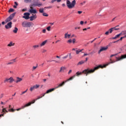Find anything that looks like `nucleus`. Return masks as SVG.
I'll use <instances>...</instances> for the list:
<instances>
[{
  "mask_svg": "<svg viewBox=\"0 0 126 126\" xmlns=\"http://www.w3.org/2000/svg\"><path fill=\"white\" fill-rule=\"evenodd\" d=\"M100 67H102V66L101 65L96 66L94 67V69H90L87 68L86 69H84V70L82 71V72H77L76 73V75L70 77V78H68V79L72 78V80H73L74 78H75V76L78 77L80 75H82V73L85 74V76H87L88 75H89L90 74H92V73L94 72V71L99 69L100 68ZM68 79H67V80H68Z\"/></svg>",
  "mask_w": 126,
  "mask_h": 126,
  "instance_id": "1",
  "label": "nucleus"
},
{
  "mask_svg": "<svg viewBox=\"0 0 126 126\" xmlns=\"http://www.w3.org/2000/svg\"><path fill=\"white\" fill-rule=\"evenodd\" d=\"M76 5V0H73L72 1V2H70L69 0H66V4L63 3L62 4V6L63 7L65 8L67 7L68 9H72L75 7V5Z\"/></svg>",
  "mask_w": 126,
  "mask_h": 126,
  "instance_id": "2",
  "label": "nucleus"
},
{
  "mask_svg": "<svg viewBox=\"0 0 126 126\" xmlns=\"http://www.w3.org/2000/svg\"><path fill=\"white\" fill-rule=\"evenodd\" d=\"M116 59H117V60L116 61H112L111 60V59H110V62L108 63L107 64H105L104 65H102L101 64L98 65V66H101V67H100V68H103V67H106V66H108V65L111 64V63H116L117 62L120 61L121 60L124 59H126V54L124 55H122L121 56V57H116Z\"/></svg>",
  "mask_w": 126,
  "mask_h": 126,
  "instance_id": "3",
  "label": "nucleus"
},
{
  "mask_svg": "<svg viewBox=\"0 0 126 126\" xmlns=\"http://www.w3.org/2000/svg\"><path fill=\"white\" fill-rule=\"evenodd\" d=\"M72 78H71L70 79H68V80H66L63 82V83H62L61 84H60L59 85H58V86H57V87H56V88H52V89H51L50 90H47V92H46L45 94H49V93H51V92H54L55 90V89H58V88H59L60 87H63L64 85V84L65 83H66V82H68L69 81L72 80Z\"/></svg>",
  "mask_w": 126,
  "mask_h": 126,
  "instance_id": "4",
  "label": "nucleus"
},
{
  "mask_svg": "<svg viewBox=\"0 0 126 126\" xmlns=\"http://www.w3.org/2000/svg\"><path fill=\"white\" fill-rule=\"evenodd\" d=\"M42 6V3L40 2H34L30 4V9H33L34 7H40V6Z\"/></svg>",
  "mask_w": 126,
  "mask_h": 126,
  "instance_id": "5",
  "label": "nucleus"
},
{
  "mask_svg": "<svg viewBox=\"0 0 126 126\" xmlns=\"http://www.w3.org/2000/svg\"><path fill=\"white\" fill-rule=\"evenodd\" d=\"M33 23L30 22H23L22 23V26L24 28H30L32 27Z\"/></svg>",
  "mask_w": 126,
  "mask_h": 126,
  "instance_id": "6",
  "label": "nucleus"
},
{
  "mask_svg": "<svg viewBox=\"0 0 126 126\" xmlns=\"http://www.w3.org/2000/svg\"><path fill=\"white\" fill-rule=\"evenodd\" d=\"M14 82V79H13V78L12 77H9V78H5V79H4V83L6 84V83H9V84H11L12 83V82Z\"/></svg>",
  "mask_w": 126,
  "mask_h": 126,
  "instance_id": "7",
  "label": "nucleus"
},
{
  "mask_svg": "<svg viewBox=\"0 0 126 126\" xmlns=\"http://www.w3.org/2000/svg\"><path fill=\"white\" fill-rule=\"evenodd\" d=\"M15 15V12L11 14L9 16V17H8V18H6V19L5 20V22L8 23L11 21V20H12V19H13V17H14Z\"/></svg>",
  "mask_w": 126,
  "mask_h": 126,
  "instance_id": "8",
  "label": "nucleus"
},
{
  "mask_svg": "<svg viewBox=\"0 0 126 126\" xmlns=\"http://www.w3.org/2000/svg\"><path fill=\"white\" fill-rule=\"evenodd\" d=\"M118 27H119V26H117L115 27L111 28L109 30H108V31H109V32L111 33L114 31L119 30L120 28H117Z\"/></svg>",
  "mask_w": 126,
  "mask_h": 126,
  "instance_id": "9",
  "label": "nucleus"
},
{
  "mask_svg": "<svg viewBox=\"0 0 126 126\" xmlns=\"http://www.w3.org/2000/svg\"><path fill=\"white\" fill-rule=\"evenodd\" d=\"M29 106H30V103L26 104H25V105H24V106H21V108L17 109H14V110L17 111H20L22 109H24V108H26V107H27Z\"/></svg>",
  "mask_w": 126,
  "mask_h": 126,
  "instance_id": "10",
  "label": "nucleus"
},
{
  "mask_svg": "<svg viewBox=\"0 0 126 126\" xmlns=\"http://www.w3.org/2000/svg\"><path fill=\"white\" fill-rule=\"evenodd\" d=\"M30 16V13H24V16H23L22 18L25 19V20H28L29 19V17Z\"/></svg>",
  "mask_w": 126,
  "mask_h": 126,
  "instance_id": "11",
  "label": "nucleus"
},
{
  "mask_svg": "<svg viewBox=\"0 0 126 126\" xmlns=\"http://www.w3.org/2000/svg\"><path fill=\"white\" fill-rule=\"evenodd\" d=\"M108 49V46L102 47H101V48L100 49L99 51H98V54H100L101 53V52H102L103 51H105L106 50H107Z\"/></svg>",
  "mask_w": 126,
  "mask_h": 126,
  "instance_id": "12",
  "label": "nucleus"
},
{
  "mask_svg": "<svg viewBox=\"0 0 126 126\" xmlns=\"http://www.w3.org/2000/svg\"><path fill=\"white\" fill-rule=\"evenodd\" d=\"M36 18L37 16L36 14H32V16L29 17L28 20L29 19L30 21H32L33 20H35V19H36Z\"/></svg>",
  "mask_w": 126,
  "mask_h": 126,
  "instance_id": "13",
  "label": "nucleus"
},
{
  "mask_svg": "<svg viewBox=\"0 0 126 126\" xmlns=\"http://www.w3.org/2000/svg\"><path fill=\"white\" fill-rule=\"evenodd\" d=\"M39 88V85H35L34 86H32L31 87H30V92H32L34 90L37 89Z\"/></svg>",
  "mask_w": 126,
  "mask_h": 126,
  "instance_id": "14",
  "label": "nucleus"
},
{
  "mask_svg": "<svg viewBox=\"0 0 126 126\" xmlns=\"http://www.w3.org/2000/svg\"><path fill=\"white\" fill-rule=\"evenodd\" d=\"M11 25H12V23L11 22H8L7 25H5V28L6 29H10L12 27Z\"/></svg>",
  "mask_w": 126,
  "mask_h": 126,
  "instance_id": "15",
  "label": "nucleus"
},
{
  "mask_svg": "<svg viewBox=\"0 0 126 126\" xmlns=\"http://www.w3.org/2000/svg\"><path fill=\"white\" fill-rule=\"evenodd\" d=\"M22 80H23V79H22L19 77H17V80L14 81V82H16V83L18 84V83L22 82Z\"/></svg>",
  "mask_w": 126,
  "mask_h": 126,
  "instance_id": "16",
  "label": "nucleus"
},
{
  "mask_svg": "<svg viewBox=\"0 0 126 126\" xmlns=\"http://www.w3.org/2000/svg\"><path fill=\"white\" fill-rule=\"evenodd\" d=\"M29 12L31 14H32V13H33V14L37 13V11H36V10L35 9H31L29 10Z\"/></svg>",
  "mask_w": 126,
  "mask_h": 126,
  "instance_id": "17",
  "label": "nucleus"
},
{
  "mask_svg": "<svg viewBox=\"0 0 126 126\" xmlns=\"http://www.w3.org/2000/svg\"><path fill=\"white\" fill-rule=\"evenodd\" d=\"M71 36H70V34H68L67 33H64V38L65 39H69L71 37Z\"/></svg>",
  "mask_w": 126,
  "mask_h": 126,
  "instance_id": "18",
  "label": "nucleus"
},
{
  "mask_svg": "<svg viewBox=\"0 0 126 126\" xmlns=\"http://www.w3.org/2000/svg\"><path fill=\"white\" fill-rule=\"evenodd\" d=\"M14 46V43L12 41H10L8 44H7V46L11 47Z\"/></svg>",
  "mask_w": 126,
  "mask_h": 126,
  "instance_id": "19",
  "label": "nucleus"
},
{
  "mask_svg": "<svg viewBox=\"0 0 126 126\" xmlns=\"http://www.w3.org/2000/svg\"><path fill=\"white\" fill-rule=\"evenodd\" d=\"M47 40H45L43 42H41V43H40V47H42L45 46V45H46V43H47Z\"/></svg>",
  "mask_w": 126,
  "mask_h": 126,
  "instance_id": "20",
  "label": "nucleus"
},
{
  "mask_svg": "<svg viewBox=\"0 0 126 126\" xmlns=\"http://www.w3.org/2000/svg\"><path fill=\"white\" fill-rule=\"evenodd\" d=\"M85 62H86V61H81L80 62H79V63H78V64H77V65H80L83 64V63H84Z\"/></svg>",
  "mask_w": 126,
  "mask_h": 126,
  "instance_id": "21",
  "label": "nucleus"
},
{
  "mask_svg": "<svg viewBox=\"0 0 126 126\" xmlns=\"http://www.w3.org/2000/svg\"><path fill=\"white\" fill-rule=\"evenodd\" d=\"M62 2V0H52L51 1V3H54V2Z\"/></svg>",
  "mask_w": 126,
  "mask_h": 126,
  "instance_id": "22",
  "label": "nucleus"
},
{
  "mask_svg": "<svg viewBox=\"0 0 126 126\" xmlns=\"http://www.w3.org/2000/svg\"><path fill=\"white\" fill-rule=\"evenodd\" d=\"M18 28L15 27L14 28V30H13V32L14 33H17L18 32Z\"/></svg>",
  "mask_w": 126,
  "mask_h": 126,
  "instance_id": "23",
  "label": "nucleus"
},
{
  "mask_svg": "<svg viewBox=\"0 0 126 126\" xmlns=\"http://www.w3.org/2000/svg\"><path fill=\"white\" fill-rule=\"evenodd\" d=\"M31 1H32V0H24V2H25V3H29L31 2Z\"/></svg>",
  "mask_w": 126,
  "mask_h": 126,
  "instance_id": "24",
  "label": "nucleus"
},
{
  "mask_svg": "<svg viewBox=\"0 0 126 126\" xmlns=\"http://www.w3.org/2000/svg\"><path fill=\"white\" fill-rule=\"evenodd\" d=\"M44 10H45L44 8H39V10H38V11L40 13H44Z\"/></svg>",
  "mask_w": 126,
  "mask_h": 126,
  "instance_id": "25",
  "label": "nucleus"
},
{
  "mask_svg": "<svg viewBox=\"0 0 126 126\" xmlns=\"http://www.w3.org/2000/svg\"><path fill=\"white\" fill-rule=\"evenodd\" d=\"M64 70H65V68L64 67H60V70H59V72L63 71H64Z\"/></svg>",
  "mask_w": 126,
  "mask_h": 126,
  "instance_id": "26",
  "label": "nucleus"
},
{
  "mask_svg": "<svg viewBox=\"0 0 126 126\" xmlns=\"http://www.w3.org/2000/svg\"><path fill=\"white\" fill-rule=\"evenodd\" d=\"M121 34V35L126 34V31H122V32H121V33H120V34Z\"/></svg>",
  "mask_w": 126,
  "mask_h": 126,
  "instance_id": "27",
  "label": "nucleus"
},
{
  "mask_svg": "<svg viewBox=\"0 0 126 126\" xmlns=\"http://www.w3.org/2000/svg\"><path fill=\"white\" fill-rule=\"evenodd\" d=\"M14 111H15V110L12 108H10V109H8V112H9L13 113V112H14Z\"/></svg>",
  "mask_w": 126,
  "mask_h": 126,
  "instance_id": "28",
  "label": "nucleus"
},
{
  "mask_svg": "<svg viewBox=\"0 0 126 126\" xmlns=\"http://www.w3.org/2000/svg\"><path fill=\"white\" fill-rule=\"evenodd\" d=\"M37 100L34 99L33 100H32V102H29L28 103H27V104H30V105H31V104H33L35 102V101H36Z\"/></svg>",
  "mask_w": 126,
  "mask_h": 126,
  "instance_id": "29",
  "label": "nucleus"
},
{
  "mask_svg": "<svg viewBox=\"0 0 126 126\" xmlns=\"http://www.w3.org/2000/svg\"><path fill=\"white\" fill-rule=\"evenodd\" d=\"M42 13V16L48 17L49 15L47 14V13Z\"/></svg>",
  "mask_w": 126,
  "mask_h": 126,
  "instance_id": "30",
  "label": "nucleus"
},
{
  "mask_svg": "<svg viewBox=\"0 0 126 126\" xmlns=\"http://www.w3.org/2000/svg\"><path fill=\"white\" fill-rule=\"evenodd\" d=\"M38 45H33V46H32V48H33V49L35 50V49L38 48Z\"/></svg>",
  "mask_w": 126,
  "mask_h": 126,
  "instance_id": "31",
  "label": "nucleus"
},
{
  "mask_svg": "<svg viewBox=\"0 0 126 126\" xmlns=\"http://www.w3.org/2000/svg\"><path fill=\"white\" fill-rule=\"evenodd\" d=\"M27 91H28V89L26 90V91H25L24 92H22V94H21V95L26 94L27 92Z\"/></svg>",
  "mask_w": 126,
  "mask_h": 126,
  "instance_id": "32",
  "label": "nucleus"
},
{
  "mask_svg": "<svg viewBox=\"0 0 126 126\" xmlns=\"http://www.w3.org/2000/svg\"><path fill=\"white\" fill-rule=\"evenodd\" d=\"M75 52H76V55H79V53L82 52L81 51H75Z\"/></svg>",
  "mask_w": 126,
  "mask_h": 126,
  "instance_id": "33",
  "label": "nucleus"
},
{
  "mask_svg": "<svg viewBox=\"0 0 126 126\" xmlns=\"http://www.w3.org/2000/svg\"><path fill=\"white\" fill-rule=\"evenodd\" d=\"M94 54V53H93V52L90 53V54H84L83 55V57H85V56H86L89 55L90 54Z\"/></svg>",
  "mask_w": 126,
  "mask_h": 126,
  "instance_id": "34",
  "label": "nucleus"
},
{
  "mask_svg": "<svg viewBox=\"0 0 126 126\" xmlns=\"http://www.w3.org/2000/svg\"><path fill=\"white\" fill-rule=\"evenodd\" d=\"M66 43H72V39H68L67 40V41H66Z\"/></svg>",
  "mask_w": 126,
  "mask_h": 126,
  "instance_id": "35",
  "label": "nucleus"
},
{
  "mask_svg": "<svg viewBox=\"0 0 126 126\" xmlns=\"http://www.w3.org/2000/svg\"><path fill=\"white\" fill-rule=\"evenodd\" d=\"M13 11H14V9H12V8L9 9V10H8V12H9V13L12 12Z\"/></svg>",
  "mask_w": 126,
  "mask_h": 126,
  "instance_id": "36",
  "label": "nucleus"
},
{
  "mask_svg": "<svg viewBox=\"0 0 126 126\" xmlns=\"http://www.w3.org/2000/svg\"><path fill=\"white\" fill-rule=\"evenodd\" d=\"M67 57H68L69 59H72V55L70 54V53L68 54V55H67Z\"/></svg>",
  "mask_w": 126,
  "mask_h": 126,
  "instance_id": "37",
  "label": "nucleus"
},
{
  "mask_svg": "<svg viewBox=\"0 0 126 126\" xmlns=\"http://www.w3.org/2000/svg\"><path fill=\"white\" fill-rule=\"evenodd\" d=\"M51 8H52V6L45 7L44 8H42V9H51Z\"/></svg>",
  "mask_w": 126,
  "mask_h": 126,
  "instance_id": "38",
  "label": "nucleus"
},
{
  "mask_svg": "<svg viewBox=\"0 0 126 126\" xmlns=\"http://www.w3.org/2000/svg\"><path fill=\"white\" fill-rule=\"evenodd\" d=\"M109 33H111L109 32V31L105 32V35H108Z\"/></svg>",
  "mask_w": 126,
  "mask_h": 126,
  "instance_id": "39",
  "label": "nucleus"
},
{
  "mask_svg": "<svg viewBox=\"0 0 126 126\" xmlns=\"http://www.w3.org/2000/svg\"><path fill=\"white\" fill-rule=\"evenodd\" d=\"M13 64V62H9L7 63H6V65H11V64Z\"/></svg>",
  "mask_w": 126,
  "mask_h": 126,
  "instance_id": "40",
  "label": "nucleus"
},
{
  "mask_svg": "<svg viewBox=\"0 0 126 126\" xmlns=\"http://www.w3.org/2000/svg\"><path fill=\"white\" fill-rule=\"evenodd\" d=\"M36 68H37V66H33L32 67V71L35 70L36 69Z\"/></svg>",
  "mask_w": 126,
  "mask_h": 126,
  "instance_id": "41",
  "label": "nucleus"
},
{
  "mask_svg": "<svg viewBox=\"0 0 126 126\" xmlns=\"http://www.w3.org/2000/svg\"><path fill=\"white\" fill-rule=\"evenodd\" d=\"M121 35H122V34H117V35H116V36H114V37L119 38Z\"/></svg>",
  "mask_w": 126,
  "mask_h": 126,
  "instance_id": "42",
  "label": "nucleus"
},
{
  "mask_svg": "<svg viewBox=\"0 0 126 126\" xmlns=\"http://www.w3.org/2000/svg\"><path fill=\"white\" fill-rule=\"evenodd\" d=\"M50 29H51V27L50 26H49V27H47V31L49 32L50 31Z\"/></svg>",
  "mask_w": 126,
  "mask_h": 126,
  "instance_id": "43",
  "label": "nucleus"
},
{
  "mask_svg": "<svg viewBox=\"0 0 126 126\" xmlns=\"http://www.w3.org/2000/svg\"><path fill=\"white\" fill-rule=\"evenodd\" d=\"M5 111H7V110H6L5 108H3V109H2V112L5 113Z\"/></svg>",
  "mask_w": 126,
  "mask_h": 126,
  "instance_id": "44",
  "label": "nucleus"
},
{
  "mask_svg": "<svg viewBox=\"0 0 126 126\" xmlns=\"http://www.w3.org/2000/svg\"><path fill=\"white\" fill-rule=\"evenodd\" d=\"M72 42L73 44L75 43V42H76V39L75 38L73 39V40H72Z\"/></svg>",
  "mask_w": 126,
  "mask_h": 126,
  "instance_id": "45",
  "label": "nucleus"
},
{
  "mask_svg": "<svg viewBox=\"0 0 126 126\" xmlns=\"http://www.w3.org/2000/svg\"><path fill=\"white\" fill-rule=\"evenodd\" d=\"M42 97V96H38L37 97V98H36V99H35V100H38L40 98H41Z\"/></svg>",
  "mask_w": 126,
  "mask_h": 126,
  "instance_id": "46",
  "label": "nucleus"
},
{
  "mask_svg": "<svg viewBox=\"0 0 126 126\" xmlns=\"http://www.w3.org/2000/svg\"><path fill=\"white\" fill-rule=\"evenodd\" d=\"M47 52V50H46L45 49H43L42 50V53H45Z\"/></svg>",
  "mask_w": 126,
  "mask_h": 126,
  "instance_id": "47",
  "label": "nucleus"
},
{
  "mask_svg": "<svg viewBox=\"0 0 126 126\" xmlns=\"http://www.w3.org/2000/svg\"><path fill=\"white\" fill-rule=\"evenodd\" d=\"M77 13L79 14H81V13H82V11H78Z\"/></svg>",
  "mask_w": 126,
  "mask_h": 126,
  "instance_id": "48",
  "label": "nucleus"
},
{
  "mask_svg": "<svg viewBox=\"0 0 126 126\" xmlns=\"http://www.w3.org/2000/svg\"><path fill=\"white\" fill-rule=\"evenodd\" d=\"M83 51V49L80 50V49H78L77 50H75V51H81L82 52Z\"/></svg>",
  "mask_w": 126,
  "mask_h": 126,
  "instance_id": "49",
  "label": "nucleus"
},
{
  "mask_svg": "<svg viewBox=\"0 0 126 126\" xmlns=\"http://www.w3.org/2000/svg\"><path fill=\"white\" fill-rule=\"evenodd\" d=\"M26 11H27V9H22V12H25Z\"/></svg>",
  "mask_w": 126,
  "mask_h": 126,
  "instance_id": "50",
  "label": "nucleus"
},
{
  "mask_svg": "<svg viewBox=\"0 0 126 126\" xmlns=\"http://www.w3.org/2000/svg\"><path fill=\"white\" fill-rule=\"evenodd\" d=\"M46 94H48L45 93V94H41V97H44V96H45V95H46Z\"/></svg>",
  "mask_w": 126,
  "mask_h": 126,
  "instance_id": "51",
  "label": "nucleus"
},
{
  "mask_svg": "<svg viewBox=\"0 0 126 126\" xmlns=\"http://www.w3.org/2000/svg\"><path fill=\"white\" fill-rule=\"evenodd\" d=\"M66 58H67V55H66L65 56L63 57V59H66Z\"/></svg>",
  "mask_w": 126,
  "mask_h": 126,
  "instance_id": "52",
  "label": "nucleus"
},
{
  "mask_svg": "<svg viewBox=\"0 0 126 126\" xmlns=\"http://www.w3.org/2000/svg\"><path fill=\"white\" fill-rule=\"evenodd\" d=\"M71 73H72V70H70L68 71V72L67 73L68 74H70Z\"/></svg>",
  "mask_w": 126,
  "mask_h": 126,
  "instance_id": "53",
  "label": "nucleus"
},
{
  "mask_svg": "<svg viewBox=\"0 0 126 126\" xmlns=\"http://www.w3.org/2000/svg\"><path fill=\"white\" fill-rule=\"evenodd\" d=\"M42 33H46V29L42 30Z\"/></svg>",
  "mask_w": 126,
  "mask_h": 126,
  "instance_id": "54",
  "label": "nucleus"
},
{
  "mask_svg": "<svg viewBox=\"0 0 126 126\" xmlns=\"http://www.w3.org/2000/svg\"><path fill=\"white\" fill-rule=\"evenodd\" d=\"M117 56V54H116V55H110V58H112L113 57H114V56Z\"/></svg>",
  "mask_w": 126,
  "mask_h": 126,
  "instance_id": "55",
  "label": "nucleus"
},
{
  "mask_svg": "<svg viewBox=\"0 0 126 126\" xmlns=\"http://www.w3.org/2000/svg\"><path fill=\"white\" fill-rule=\"evenodd\" d=\"M125 37H121V38H120V39L118 40L119 41H122V40L123 39V38H124Z\"/></svg>",
  "mask_w": 126,
  "mask_h": 126,
  "instance_id": "56",
  "label": "nucleus"
},
{
  "mask_svg": "<svg viewBox=\"0 0 126 126\" xmlns=\"http://www.w3.org/2000/svg\"><path fill=\"white\" fill-rule=\"evenodd\" d=\"M118 38V37H114L110 38V39H117Z\"/></svg>",
  "mask_w": 126,
  "mask_h": 126,
  "instance_id": "57",
  "label": "nucleus"
},
{
  "mask_svg": "<svg viewBox=\"0 0 126 126\" xmlns=\"http://www.w3.org/2000/svg\"><path fill=\"white\" fill-rule=\"evenodd\" d=\"M11 63H15V59H13L12 60H11Z\"/></svg>",
  "mask_w": 126,
  "mask_h": 126,
  "instance_id": "58",
  "label": "nucleus"
},
{
  "mask_svg": "<svg viewBox=\"0 0 126 126\" xmlns=\"http://www.w3.org/2000/svg\"><path fill=\"white\" fill-rule=\"evenodd\" d=\"M3 94H1V95H0V98H2V97H3Z\"/></svg>",
  "mask_w": 126,
  "mask_h": 126,
  "instance_id": "59",
  "label": "nucleus"
},
{
  "mask_svg": "<svg viewBox=\"0 0 126 126\" xmlns=\"http://www.w3.org/2000/svg\"><path fill=\"white\" fill-rule=\"evenodd\" d=\"M77 29H80V27H76V28H75V30H77Z\"/></svg>",
  "mask_w": 126,
  "mask_h": 126,
  "instance_id": "60",
  "label": "nucleus"
},
{
  "mask_svg": "<svg viewBox=\"0 0 126 126\" xmlns=\"http://www.w3.org/2000/svg\"><path fill=\"white\" fill-rule=\"evenodd\" d=\"M83 24H84L83 21L80 22V25H83Z\"/></svg>",
  "mask_w": 126,
  "mask_h": 126,
  "instance_id": "61",
  "label": "nucleus"
},
{
  "mask_svg": "<svg viewBox=\"0 0 126 126\" xmlns=\"http://www.w3.org/2000/svg\"><path fill=\"white\" fill-rule=\"evenodd\" d=\"M14 4H15L16 6H18V3L17 2H14Z\"/></svg>",
  "mask_w": 126,
  "mask_h": 126,
  "instance_id": "62",
  "label": "nucleus"
},
{
  "mask_svg": "<svg viewBox=\"0 0 126 126\" xmlns=\"http://www.w3.org/2000/svg\"><path fill=\"white\" fill-rule=\"evenodd\" d=\"M1 104L2 105H5V103L1 101Z\"/></svg>",
  "mask_w": 126,
  "mask_h": 126,
  "instance_id": "63",
  "label": "nucleus"
},
{
  "mask_svg": "<svg viewBox=\"0 0 126 126\" xmlns=\"http://www.w3.org/2000/svg\"><path fill=\"white\" fill-rule=\"evenodd\" d=\"M72 51H76V50H77V48H76V49L73 48V49H72Z\"/></svg>",
  "mask_w": 126,
  "mask_h": 126,
  "instance_id": "64",
  "label": "nucleus"
}]
</instances>
